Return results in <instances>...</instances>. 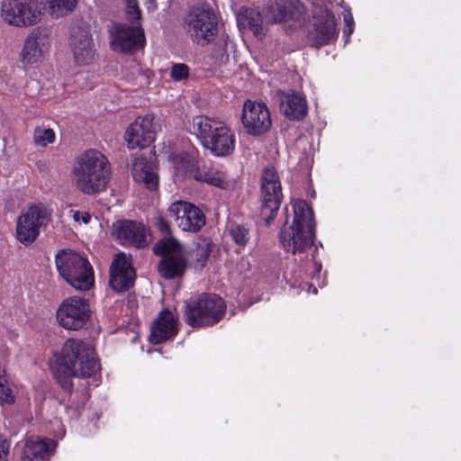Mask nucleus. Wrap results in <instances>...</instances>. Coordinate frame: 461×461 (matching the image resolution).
Masks as SVG:
<instances>
[{
	"label": "nucleus",
	"instance_id": "obj_1",
	"mask_svg": "<svg viewBox=\"0 0 461 461\" xmlns=\"http://www.w3.org/2000/svg\"><path fill=\"white\" fill-rule=\"evenodd\" d=\"M51 368L60 385L67 391L72 388V376L92 377L101 370L94 348L78 339L66 340L60 353L55 356Z\"/></svg>",
	"mask_w": 461,
	"mask_h": 461
},
{
	"label": "nucleus",
	"instance_id": "obj_2",
	"mask_svg": "<svg viewBox=\"0 0 461 461\" xmlns=\"http://www.w3.org/2000/svg\"><path fill=\"white\" fill-rule=\"evenodd\" d=\"M108 158L97 149H87L79 155L71 169V182L81 193L94 195L104 191L111 179Z\"/></svg>",
	"mask_w": 461,
	"mask_h": 461
},
{
	"label": "nucleus",
	"instance_id": "obj_3",
	"mask_svg": "<svg viewBox=\"0 0 461 461\" xmlns=\"http://www.w3.org/2000/svg\"><path fill=\"white\" fill-rule=\"evenodd\" d=\"M294 220L280 232L283 248L292 254H302L312 247L315 236V221L312 209L303 200L293 203Z\"/></svg>",
	"mask_w": 461,
	"mask_h": 461
},
{
	"label": "nucleus",
	"instance_id": "obj_4",
	"mask_svg": "<svg viewBox=\"0 0 461 461\" xmlns=\"http://www.w3.org/2000/svg\"><path fill=\"white\" fill-rule=\"evenodd\" d=\"M191 131L200 140L203 147L216 157H227L235 150V133L227 123L220 120L195 116L192 121Z\"/></svg>",
	"mask_w": 461,
	"mask_h": 461
},
{
	"label": "nucleus",
	"instance_id": "obj_5",
	"mask_svg": "<svg viewBox=\"0 0 461 461\" xmlns=\"http://www.w3.org/2000/svg\"><path fill=\"white\" fill-rule=\"evenodd\" d=\"M59 275L75 289L88 290L94 285V272L88 260L71 250H60L56 256Z\"/></svg>",
	"mask_w": 461,
	"mask_h": 461
},
{
	"label": "nucleus",
	"instance_id": "obj_6",
	"mask_svg": "<svg viewBox=\"0 0 461 461\" xmlns=\"http://www.w3.org/2000/svg\"><path fill=\"white\" fill-rule=\"evenodd\" d=\"M226 305L217 294H205L188 303L185 310V319L192 327L212 326L224 315Z\"/></svg>",
	"mask_w": 461,
	"mask_h": 461
},
{
	"label": "nucleus",
	"instance_id": "obj_7",
	"mask_svg": "<svg viewBox=\"0 0 461 461\" xmlns=\"http://www.w3.org/2000/svg\"><path fill=\"white\" fill-rule=\"evenodd\" d=\"M153 251L161 257L158 270L163 278L173 279L185 274L188 260L182 245L176 239L169 237L158 240Z\"/></svg>",
	"mask_w": 461,
	"mask_h": 461
},
{
	"label": "nucleus",
	"instance_id": "obj_8",
	"mask_svg": "<svg viewBox=\"0 0 461 461\" xmlns=\"http://www.w3.org/2000/svg\"><path fill=\"white\" fill-rule=\"evenodd\" d=\"M51 213L42 203L31 204L23 209L16 221V238L23 245L32 244L41 229L50 221Z\"/></svg>",
	"mask_w": 461,
	"mask_h": 461
},
{
	"label": "nucleus",
	"instance_id": "obj_9",
	"mask_svg": "<svg viewBox=\"0 0 461 461\" xmlns=\"http://www.w3.org/2000/svg\"><path fill=\"white\" fill-rule=\"evenodd\" d=\"M185 28L194 42L209 44L218 33V21L211 8L195 7L185 18Z\"/></svg>",
	"mask_w": 461,
	"mask_h": 461
},
{
	"label": "nucleus",
	"instance_id": "obj_10",
	"mask_svg": "<svg viewBox=\"0 0 461 461\" xmlns=\"http://www.w3.org/2000/svg\"><path fill=\"white\" fill-rule=\"evenodd\" d=\"M91 306L87 299L81 296H69L58 307L56 317L58 323L68 330L84 328L91 318Z\"/></svg>",
	"mask_w": 461,
	"mask_h": 461
},
{
	"label": "nucleus",
	"instance_id": "obj_11",
	"mask_svg": "<svg viewBox=\"0 0 461 461\" xmlns=\"http://www.w3.org/2000/svg\"><path fill=\"white\" fill-rule=\"evenodd\" d=\"M283 198L282 187L276 170L273 167L264 168L261 175V215L272 220L278 211Z\"/></svg>",
	"mask_w": 461,
	"mask_h": 461
},
{
	"label": "nucleus",
	"instance_id": "obj_12",
	"mask_svg": "<svg viewBox=\"0 0 461 461\" xmlns=\"http://www.w3.org/2000/svg\"><path fill=\"white\" fill-rule=\"evenodd\" d=\"M110 45L118 52H133L142 49L145 36L140 24L113 23L110 29Z\"/></svg>",
	"mask_w": 461,
	"mask_h": 461
},
{
	"label": "nucleus",
	"instance_id": "obj_13",
	"mask_svg": "<svg viewBox=\"0 0 461 461\" xmlns=\"http://www.w3.org/2000/svg\"><path fill=\"white\" fill-rule=\"evenodd\" d=\"M1 15L9 24L28 26L40 20L41 11L34 0H5L2 4Z\"/></svg>",
	"mask_w": 461,
	"mask_h": 461
},
{
	"label": "nucleus",
	"instance_id": "obj_14",
	"mask_svg": "<svg viewBox=\"0 0 461 461\" xmlns=\"http://www.w3.org/2000/svg\"><path fill=\"white\" fill-rule=\"evenodd\" d=\"M167 216L174 219L184 231L196 232L205 224L203 212L195 205L184 201L171 203L167 209Z\"/></svg>",
	"mask_w": 461,
	"mask_h": 461
},
{
	"label": "nucleus",
	"instance_id": "obj_15",
	"mask_svg": "<svg viewBox=\"0 0 461 461\" xmlns=\"http://www.w3.org/2000/svg\"><path fill=\"white\" fill-rule=\"evenodd\" d=\"M156 125L150 114L137 117L126 129L124 140L131 149H144L155 140Z\"/></svg>",
	"mask_w": 461,
	"mask_h": 461
},
{
	"label": "nucleus",
	"instance_id": "obj_16",
	"mask_svg": "<svg viewBox=\"0 0 461 461\" xmlns=\"http://www.w3.org/2000/svg\"><path fill=\"white\" fill-rule=\"evenodd\" d=\"M241 121L246 131L255 136L267 131L272 124L267 106L250 100L244 103Z\"/></svg>",
	"mask_w": 461,
	"mask_h": 461
},
{
	"label": "nucleus",
	"instance_id": "obj_17",
	"mask_svg": "<svg viewBox=\"0 0 461 461\" xmlns=\"http://www.w3.org/2000/svg\"><path fill=\"white\" fill-rule=\"evenodd\" d=\"M50 46V37L45 30L41 28L32 30L25 39L21 52L23 62L36 64L41 61L45 54L49 52Z\"/></svg>",
	"mask_w": 461,
	"mask_h": 461
},
{
	"label": "nucleus",
	"instance_id": "obj_18",
	"mask_svg": "<svg viewBox=\"0 0 461 461\" xmlns=\"http://www.w3.org/2000/svg\"><path fill=\"white\" fill-rule=\"evenodd\" d=\"M113 234L122 245L143 248L148 245V230L140 222L133 221H118L113 226Z\"/></svg>",
	"mask_w": 461,
	"mask_h": 461
},
{
	"label": "nucleus",
	"instance_id": "obj_19",
	"mask_svg": "<svg viewBox=\"0 0 461 461\" xmlns=\"http://www.w3.org/2000/svg\"><path fill=\"white\" fill-rule=\"evenodd\" d=\"M135 272L124 253L118 254L110 267V285L117 292L129 289L134 283Z\"/></svg>",
	"mask_w": 461,
	"mask_h": 461
},
{
	"label": "nucleus",
	"instance_id": "obj_20",
	"mask_svg": "<svg viewBox=\"0 0 461 461\" xmlns=\"http://www.w3.org/2000/svg\"><path fill=\"white\" fill-rule=\"evenodd\" d=\"M267 18L274 23L294 20L301 23L304 21L303 5L298 1L275 0L267 9Z\"/></svg>",
	"mask_w": 461,
	"mask_h": 461
},
{
	"label": "nucleus",
	"instance_id": "obj_21",
	"mask_svg": "<svg viewBox=\"0 0 461 461\" xmlns=\"http://www.w3.org/2000/svg\"><path fill=\"white\" fill-rule=\"evenodd\" d=\"M70 49L75 62L86 66L94 60L95 49L91 34L86 30H78L70 36Z\"/></svg>",
	"mask_w": 461,
	"mask_h": 461
},
{
	"label": "nucleus",
	"instance_id": "obj_22",
	"mask_svg": "<svg viewBox=\"0 0 461 461\" xmlns=\"http://www.w3.org/2000/svg\"><path fill=\"white\" fill-rule=\"evenodd\" d=\"M177 333V322L174 314L168 311H162L151 326L149 341L160 344L172 339Z\"/></svg>",
	"mask_w": 461,
	"mask_h": 461
},
{
	"label": "nucleus",
	"instance_id": "obj_23",
	"mask_svg": "<svg viewBox=\"0 0 461 461\" xmlns=\"http://www.w3.org/2000/svg\"><path fill=\"white\" fill-rule=\"evenodd\" d=\"M131 175L135 182L144 185L149 190H157L158 176L156 167L144 157L135 156L131 164Z\"/></svg>",
	"mask_w": 461,
	"mask_h": 461
},
{
	"label": "nucleus",
	"instance_id": "obj_24",
	"mask_svg": "<svg viewBox=\"0 0 461 461\" xmlns=\"http://www.w3.org/2000/svg\"><path fill=\"white\" fill-rule=\"evenodd\" d=\"M311 34L313 42L317 46L328 44L336 38L338 32L334 14L325 10L323 15L319 18L315 17L314 29Z\"/></svg>",
	"mask_w": 461,
	"mask_h": 461
},
{
	"label": "nucleus",
	"instance_id": "obj_25",
	"mask_svg": "<svg viewBox=\"0 0 461 461\" xmlns=\"http://www.w3.org/2000/svg\"><path fill=\"white\" fill-rule=\"evenodd\" d=\"M57 443L53 439L30 438L25 441L22 453L23 461H43L53 453Z\"/></svg>",
	"mask_w": 461,
	"mask_h": 461
},
{
	"label": "nucleus",
	"instance_id": "obj_26",
	"mask_svg": "<svg viewBox=\"0 0 461 461\" xmlns=\"http://www.w3.org/2000/svg\"><path fill=\"white\" fill-rule=\"evenodd\" d=\"M237 23L240 29L252 32L258 39H262L266 34L262 16L257 9L241 8L237 15Z\"/></svg>",
	"mask_w": 461,
	"mask_h": 461
},
{
	"label": "nucleus",
	"instance_id": "obj_27",
	"mask_svg": "<svg viewBox=\"0 0 461 461\" xmlns=\"http://www.w3.org/2000/svg\"><path fill=\"white\" fill-rule=\"evenodd\" d=\"M280 110L290 120L303 119L308 111L306 100L299 94L292 93L284 95Z\"/></svg>",
	"mask_w": 461,
	"mask_h": 461
},
{
	"label": "nucleus",
	"instance_id": "obj_28",
	"mask_svg": "<svg viewBox=\"0 0 461 461\" xmlns=\"http://www.w3.org/2000/svg\"><path fill=\"white\" fill-rule=\"evenodd\" d=\"M193 177L197 181H203L209 185L225 189L232 185V181L224 172H210L201 168H196L193 173Z\"/></svg>",
	"mask_w": 461,
	"mask_h": 461
},
{
	"label": "nucleus",
	"instance_id": "obj_29",
	"mask_svg": "<svg viewBox=\"0 0 461 461\" xmlns=\"http://www.w3.org/2000/svg\"><path fill=\"white\" fill-rule=\"evenodd\" d=\"M173 163L176 173L185 176L193 177V173L196 168L194 158L186 153H181L174 157Z\"/></svg>",
	"mask_w": 461,
	"mask_h": 461
},
{
	"label": "nucleus",
	"instance_id": "obj_30",
	"mask_svg": "<svg viewBox=\"0 0 461 461\" xmlns=\"http://www.w3.org/2000/svg\"><path fill=\"white\" fill-rule=\"evenodd\" d=\"M211 251V242L206 239L199 240L192 252L196 267L203 268L205 266Z\"/></svg>",
	"mask_w": 461,
	"mask_h": 461
},
{
	"label": "nucleus",
	"instance_id": "obj_31",
	"mask_svg": "<svg viewBox=\"0 0 461 461\" xmlns=\"http://www.w3.org/2000/svg\"><path fill=\"white\" fill-rule=\"evenodd\" d=\"M47 3L51 15L60 17L73 11L77 4V0H47Z\"/></svg>",
	"mask_w": 461,
	"mask_h": 461
},
{
	"label": "nucleus",
	"instance_id": "obj_32",
	"mask_svg": "<svg viewBox=\"0 0 461 461\" xmlns=\"http://www.w3.org/2000/svg\"><path fill=\"white\" fill-rule=\"evenodd\" d=\"M15 396L6 377L5 370L0 366V404H13Z\"/></svg>",
	"mask_w": 461,
	"mask_h": 461
},
{
	"label": "nucleus",
	"instance_id": "obj_33",
	"mask_svg": "<svg viewBox=\"0 0 461 461\" xmlns=\"http://www.w3.org/2000/svg\"><path fill=\"white\" fill-rule=\"evenodd\" d=\"M33 139L37 145L46 147L48 144L54 142L55 132L50 128L37 127L34 130Z\"/></svg>",
	"mask_w": 461,
	"mask_h": 461
},
{
	"label": "nucleus",
	"instance_id": "obj_34",
	"mask_svg": "<svg viewBox=\"0 0 461 461\" xmlns=\"http://www.w3.org/2000/svg\"><path fill=\"white\" fill-rule=\"evenodd\" d=\"M126 5L125 15L132 24H140L141 12L137 0H124Z\"/></svg>",
	"mask_w": 461,
	"mask_h": 461
},
{
	"label": "nucleus",
	"instance_id": "obj_35",
	"mask_svg": "<svg viewBox=\"0 0 461 461\" xmlns=\"http://www.w3.org/2000/svg\"><path fill=\"white\" fill-rule=\"evenodd\" d=\"M229 232L233 240L240 246H245L249 240V230L241 225L230 224Z\"/></svg>",
	"mask_w": 461,
	"mask_h": 461
},
{
	"label": "nucleus",
	"instance_id": "obj_36",
	"mask_svg": "<svg viewBox=\"0 0 461 461\" xmlns=\"http://www.w3.org/2000/svg\"><path fill=\"white\" fill-rule=\"evenodd\" d=\"M189 68L184 63L173 64L170 69V77L174 81L186 80L189 77Z\"/></svg>",
	"mask_w": 461,
	"mask_h": 461
},
{
	"label": "nucleus",
	"instance_id": "obj_37",
	"mask_svg": "<svg viewBox=\"0 0 461 461\" xmlns=\"http://www.w3.org/2000/svg\"><path fill=\"white\" fill-rule=\"evenodd\" d=\"M343 20H344V34L346 36V42H348L349 36L353 33L355 28L354 18L350 11H344L343 13Z\"/></svg>",
	"mask_w": 461,
	"mask_h": 461
},
{
	"label": "nucleus",
	"instance_id": "obj_38",
	"mask_svg": "<svg viewBox=\"0 0 461 461\" xmlns=\"http://www.w3.org/2000/svg\"><path fill=\"white\" fill-rule=\"evenodd\" d=\"M70 214L72 219L78 223L88 224L91 220V214L86 211L71 210Z\"/></svg>",
	"mask_w": 461,
	"mask_h": 461
},
{
	"label": "nucleus",
	"instance_id": "obj_39",
	"mask_svg": "<svg viewBox=\"0 0 461 461\" xmlns=\"http://www.w3.org/2000/svg\"><path fill=\"white\" fill-rule=\"evenodd\" d=\"M9 449V441L0 438V461H8Z\"/></svg>",
	"mask_w": 461,
	"mask_h": 461
},
{
	"label": "nucleus",
	"instance_id": "obj_40",
	"mask_svg": "<svg viewBox=\"0 0 461 461\" xmlns=\"http://www.w3.org/2000/svg\"><path fill=\"white\" fill-rule=\"evenodd\" d=\"M157 226L161 232H163L165 234L169 233V225L164 218H162V217L158 218Z\"/></svg>",
	"mask_w": 461,
	"mask_h": 461
},
{
	"label": "nucleus",
	"instance_id": "obj_41",
	"mask_svg": "<svg viewBox=\"0 0 461 461\" xmlns=\"http://www.w3.org/2000/svg\"><path fill=\"white\" fill-rule=\"evenodd\" d=\"M144 4L149 11H153L157 8L156 0H145Z\"/></svg>",
	"mask_w": 461,
	"mask_h": 461
}]
</instances>
